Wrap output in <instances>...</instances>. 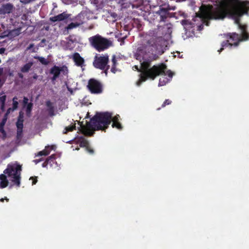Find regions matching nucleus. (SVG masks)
<instances>
[{
  "instance_id": "nucleus-39",
  "label": "nucleus",
  "mask_w": 249,
  "mask_h": 249,
  "mask_svg": "<svg viewBox=\"0 0 249 249\" xmlns=\"http://www.w3.org/2000/svg\"><path fill=\"white\" fill-rule=\"evenodd\" d=\"M115 66H112V68L111 69V71L112 72H113V73H115V72L116 71V69L115 68Z\"/></svg>"
},
{
  "instance_id": "nucleus-24",
  "label": "nucleus",
  "mask_w": 249,
  "mask_h": 249,
  "mask_svg": "<svg viewBox=\"0 0 249 249\" xmlns=\"http://www.w3.org/2000/svg\"><path fill=\"white\" fill-rule=\"evenodd\" d=\"M35 58L37 59L42 64L47 65L49 63V61L43 57L36 56Z\"/></svg>"
},
{
  "instance_id": "nucleus-25",
  "label": "nucleus",
  "mask_w": 249,
  "mask_h": 249,
  "mask_svg": "<svg viewBox=\"0 0 249 249\" xmlns=\"http://www.w3.org/2000/svg\"><path fill=\"white\" fill-rule=\"evenodd\" d=\"M23 113L22 112H19V115L17 124H22L23 123Z\"/></svg>"
},
{
  "instance_id": "nucleus-14",
  "label": "nucleus",
  "mask_w": 249,
  "mask_h": 249,
  "mask_svg": "<svg viewBox=\"0 0 249 249\" xmlns=\"http://www.w3.org/2000/svg\"><path fill=\"white\" fill-rule=\"evenodd\" d=\"M0 188H4L8 186L9 182L5 174L0 175Z\"/></svg>"
},
{
  "instance_id": "nucleus-50",
  "label": "nucleus",
  "mask_w": 249,
  "mask_h": 249,
  "mask_svg": "<svg viewBox=\"0 0 249 249\" xmlns=\"http://www.w3.org/2000/svg\"><path fill=\"white\" fill-rule=\"evenodd\" d=\"M5 200H6L7 201H9V199H8V198H7L5 197Z\"/></svg>"
},
{
  "instance_id": "nucleus-17",
  "label": "nucleus",
  "mask_w": 249,
  "mask_h": 249,
  "mask_svg": "<svg viewBox=\"0 0 249 249\" xmlns=\"http://www.w3.org/2000/svg\"><path fill=\"white\" fill-rule=\"evenodd\" d=\"M47 110L50 116H53L54 113V107L53 104L50 101L46 102Z\"/></svg>"
},
{
  "instance_id": "nucleus-51",
  "label": "nucleus",
  "mask_w": 249,
  "mask_h": 249,
  "mask_svg": "<svg viewBox=\"0 0 249 249\" xmlns=\"http://www.w3.org/2000/svg\"><path fill=\"white\" fill-rule=\"evenodd\" d=\"M85 124L88 125V124H89V123H86V124Z\"/></svg>"
},
{
  "instance_id": "nucleus-6",
  "label": "nucleus",
  "mask_w": 249,
  "mask_h": 249,
  "mask_svg": "<svg viewBox=\"0 0 249 249\" xmlns=\"http://www.w3.org/2000/svg\"><path fill=\"white\" fill-rule=\"evenodd\" d=\"M89 41L92 46L99 52L104 51L112 45L110 41L99 35L90 37Z\"/></svg>"
},
{
  "instance_id": "nucleus-35",
  "label": "nucleus",
  "mask_w": 249,
  "mask_h": 249,
  "mask_svg": "<svg viewBox=\"0 0 249 249\" xmlns=\"http://www.w3.org/2000/svg\"><path fill=\"white\" fill-rule=\"evenodd\" d=\"M43 160V159L42 158L40 159H36V160H33V162L35 163V164H37L39 162L41 161L42 160Z\"/></svg>"
},
{
  "instance_id": "nucleus-48",
  "label": "nucleus",
  "mask_w": 249,
  "mask_h": 249,
  "mask_svg": "<svg viewBox=\"0 0 249 249\" xmlns=\"http://www.w3.org/2000/svg\"><path fill=\"white\" fill-rule=\"evenodd\" d=\"M5 123V122L3 121L0 124H4Z\"/></svg>"
},
{
  "instance_id": "nucleus-8",
  "label": "nucleus",
  "mask_w": 249,
  "mask_h": 249,
  "mask_svg": "<svg viewBox=\"0 0 249 249\" xmlns=\"http://www.w3.org/2000/svg\"><path fill=\"white\" fill-rule=\"evenodd\" d=\"M88 87L93 93H100L102 92L101 85L96 80L90 79L89 82Z\"/></svg>"
},
{
  "instance_id": "nucleus-4",
  "label": "nucleus",
  "mask_w": 249,
  "mask_h": 249,
  "mask_svg": "<svg viewBox=\"0 0 249 249\" xmlns=\"http://www.w3.org/2000/svg\"><path fill=\"white\" fill-rule=\"evenodd\" d=\"M119 118L120 116L118 115L113 117L111 114L108 112L97 113L91 119V123L93 124H96L97 123L109 124L112 122V124H121L118 122Z\"/></svg>"
},
{
  "instance_id": "nucleus-15",
  "label": "nucleus",
  "mask_w": 249,
  "mask_h": 249,
  "mask_svg": "<svg viewBox=\"0 0 249 249\" xmlns=\"http://www.w3.org/2000/svg\"><path fill=\"white\" fill-rule=\"evenodd\" d=\"M73 60L77 66L82 67L84 60L79 53H76L73 55Z\"/></svg>"
},
{
  "instance_id": "nucleus-49",
  "label": "nucleus",
  "mask_w": 249,
  "mask_h": 249,
  "mask_svg": "<svg viewBox=\"0 0 249 249\" xmlns=\"http://www.w3.org/2000/svg\"><path fill=\"white\" fill-rule=\"evenodd\" d=\"M0 201L1 202H3L4 201V199L3 198H2L0 199Z\"/></svg>"
},
{
  "instance_id": "nucleus-44",
  "label": "nucleus",
  "mask_w": 249,
  "mask_h": 249,
  "mask_svg": "<svg viewBox=\"0 0 249 249\" xmlns=\"http://www.w3.org/2000/svg\"><path fill=\"white\" fill-rule=\"evenodd\" d=\"M18 74V76H19V77L20 78H23V74H22L19 73Z\"/></svg>"
},
{
  "instance_id": "nucleus-2",
  "label": "nucleus",
  "mask_w": 249,
  "mask_h": 249,
  "mask_svg": "<svg viewBox=\"0 0 249 249\" xmlns=\"http://www.w3.org/2000/svg\"><path fill=\"white\" fill-rule=\"evenodd\" d=\"M165 40L161 37H151L146 40L145 43L138 48L134 56L140 61V67L135 66L134 67L138 71L142 72L141 77L136 85L140 86L141 83L148 78L154 80L160 74L167 75L172 77L173 73L169 70L167 71V67L164 64L154 65L150 67V62L157 59L159 55L163 53V47Z\"/></svg>"
},
{
  "instance_id": "nucleus-40",
  "label": "nucleus",
  "mask_w": 249,
  "mask_h": 249,
  "mask_svg": "<svg viewBox=\"0 0 249 249\" xmlns=\"http://www.w3.org/2000/svg\"><path fill=\"white\" fill-rule=\"evenodd\" d=\"M5 52V49L4 48H0V54H2L4 53Z\"/></svg>"
},
{
  "instance_id": "nucleus-32",
  "label": "nucleus",
  "mask_w": 249,
  "mask_h": 249,
  "mask_svg": "<svg viewBox=\"0 0 249 249\" xmlns=\"http://www.w3.org/2000/svg\"><path fill=\"white\" fill-rule=\"evenodd\" d=\"M18 102H13V108L16 110L18 107Z\"/></svg>"
},
{
  "instance_id": "nucleus-13",
  "label": "nucleus",
  "mask_w": 249,
  "mask_h": 249,
  "mask_svg": "<svg viewBox=\"0 0 249 249\" xmlns=\"http://www.w3.org/2000/svg\"><path fill=\"white\" fill-rule=\"evenodd\" d=\"M69 17L68 15L66 13H63L57 16L52 17L50 18V20L53 22L57 21H61Z\"/></svg>"
},
{
  "instance_id": "nucleus-45",
  "label": "nucleus",
  "mask_w": 249,
  "mask_h": 249,
  "mask_svg": "<svg viewBox=\"0 0 249 249\" xmlns=\"http://www.w3.org/2000/svg\"><path fill=\"white\" fill-rule=\"evenodd\" d=\"M33 44H31L28 48H27V49L28 50H29L32 47H33Z\"/></svg>"
},
{
  "instance_id": "nucleus-10",
  "label": "nucleus",
  "mask_w": 249,
  "mask_h": 249,
  "mask_svg": "<svg viewBox=\"0 0 249 249\" xmlns=\"http://www.w3.org/2000/svg\"><path fill=\"white\" fill-rule=\"evenodd\" d=\"M9 71V69L7 67H0V88H1L5 83L7 76L6 74Z\"/></svg>"
},
{
  "instance_id": "nucleus-47",
  "label": "nucleus",
  "mask_w": 249,
  "mask_h": 249,
  "mask_svg": "<svg viewBox=\"0 0 249 249\" xmlns=\"http://www.w3.org/2000/svg\"><path fill=\"white\" fill-rule=\"evenodd\" d=\"M38 76L36 74H35L33 76V78L34 79H36L37 78Z\"/></svg>"
},
{
  "instance_id": "nucleus-43",
  "label": "nucleus",
  "mask_w": 249,
  "mask_h": 249,
  "mask_svg": "<svg viewBox=\"0 0 249 249\" xmlns=\"http://www.w3.org/2000/svg\"><path fill=\"white\" fill-rule=\"evenodd\" d=\"M13 102H18V98L17 97H14L13 98Z\"/></svg>"
},
{
  "instance_id": "nucleus-31",
  "label": "nucleus",
  "mask_w": 249,
  "mask_h": 249,
  "mask_svg": "<svg viewBox=\"0 0 249 249\" xmlns=\"http://www.w3.org/2000/svg\"><path fill=\"white\" fill-rule=\"evenodd\" d=\"M23 107H25V106L28 105V99L27 97H24L23 100Z\"/></svg>"
},
{
  "instance_id": "nucleus-19",
  "label": "nucleus",
  "mask_w": 249,
  "mask_h": 249,
  "mask_svg": "<svg viewBox=\"0 0 249 249\" xmlns=\"http://www.w3.org/2000/svg\"><path fill=\"white\" fill-rule=\"evenodd\" d=\"M56 156L54 154H53L50 157H49L46 160L48 161V165H50V167H52L53 164L56 163L55 161Z\"/></svg>"
},
{
  "instance_id": "nucleus-38",
  "label": "nucleus",
  "mask_w": 249,
  "mask_h": 249,
  "mask_svg": "<svg viewBox=\"0 0 249 249\" xmlns=\"http://www.w3.org/2000/svg\"><path fill=\"white\" fill-rule=\"evenodd\" d=\"M48 161H47L46 160L43 163L42 166L43 167H48Z\"/></svg>"
},
{
  "instance_id": "nucleus-27",
  "label": "nucleus",
  "mask_w": 249,
  "mask_h": 249,
  "mask_svg": "<svg viewBox=\"0 0 249 249\" xmlns=\"http://www.w3.org/2000/svg\"><path fill=\"white\" fill-rule=\"evenodd\" d=\"M15 110V109L13 108V107H10L8 109V110H7V112L5 115V117L6 118L5 119L6 120L7 119V117L8 116V115L11 113V112H12L13 111H14Z\"/></svg>"
},
{
  "instance_id": "nucleus-7",
  "label": "nucleus",
  "mask_w": 249,
  "mask_h": 249,
  "mask_svg": "<svg viewBox=\"0 0 249 249\" xmlns=\"http://www.w3.org/2000/svg\"><path fill=\"white\" fill-rule=\"evenodd\" d=\"M108 62V56L107 55L99 56L96 55L94 57L93 64L95 68L104 70L107 67H108V66L107 65Z\"/></svg>"
},
{
  "instance_id": "nucleus-29",
  "label": "nucleus",
  "mask_w": 249,
  "mask_h": 249,
  "mask_svg": "<svg viewBox=\"0 0 249 249\" xmlns=\"http://www.w3.org/2000/svg\"><path fill=\"white\" fill-rule=\"evenodd\" d=\"M86 150L90 154H93L94 153V150L90 147L89 144L86 147Z\"/></svg>"
},
{
  "instance_id": "nucleus-28",
  "label": "nucleus",
  "mask_w": 249,
  "mask_h": 249,
  "mask_svg": "<svg viewBox=\"0 0 249 249\" xmlns=\"http://www.w3.org/2000/svg\"><path fill=\"white\" fill-rule=\"evenodd\" d=\"M37 177H32L30 178V180H32V185H35L37 182Z\"/></svg>"
},
{
  "instance_id": "nucleus-37",
  "label": "nucleus",
  "mask_w": 249,
  "mask_h": 249,
  "mask_svg": "<svg viewBox=\"0 0 249 249\" xmlns=\"http://www.w3.org/2000/svg\"><path fill=\"white\" fill-rule=\"evenodd\" d=\"M4 125H0V131L2 133H3V134L4 133V134H5V131L4 130Z\"/></svg>"
},
{
  "instance_id": "nucleus-22",
  "label": "nucleus",
  "mask_w": 249,
  "mask_h": 249,
  "mask_svg": "<svg viewBox=\"0 0 249 249\" xmlns=\"http://www.w3.org/2000/svg\"><path fill=\"white\" fill-rule=\"evenodd\" d=\"M33 107V104L32 103H29L28 105L25 106L26 107V115L28 117L30 116L31 112Z\"/></svg>"
},
{
  "instance_id": "nucleus-23",
  "label": "nucleus",
  "mask_w": 249,
  "mask_h": 249,
  "mask_svg": "<svg viewBox=\"0 0 249 249\" xmlns=\"http://www.w3.org/2000/svg\"><path fill=\"white\" fill-rule=\"evenodd\" d=\"M81 24H82V23H80V22H76V23H73L72 22V23H70L67 26V29L68 30H71V29H72L73 28H76V27H78Z\"/></svg>"
},
{
  "instance_id": "nucleus-33",
  "label": "nucleus",
  "mask_w": 249,
  "mask_h": 249,
  "mask_svg": "<svg viewBox=\"0 0 249 249\" xmlns=\"http://www.w3.org/2000/svg\"><path fill=\"white\" fill-rule=\"evenodd\" d=\"M112 62L113 63V66H115L116 64V60L115 59V55H113L112 58Z\"/></svg>"
},
{
  "instance_id": "nucleus-46",
  "label": "nucleus",
  "mask_w": 249,
  "mask_h": 249,
  "mask_svg": "<svg viewBox=\"0 0 249 249\" xmlns=\"http://www.w3.org/2000/svg\"><path fill=\"white\" fill-rule=\"evenodd\" d=\"M10 76H13V73L10 72V71H8Z\"/></svg>"
},
{
  "instance_id": "nucleus-21",
  "label": "nucleus",
  "mask_w": 249,
  "mask_h": 249,
  "mask_svg": "<svg viewBox=\"0 0 249 249\" xmlns=\"http://www.w3.org/2000/svg\"><path fill=\"white\" fill-rule=\"evenodd\" d=\"M169 81V79L165 76H162L159 80V86H164Z\"/></svg>"
},
{
  "instance_id": "nucleus-20",
  "label": "nucleus",
  "mask_w": 249,
  "mask_h": 249,
  "mask_svg": "<svg viewBox=\"0 0 249 249\" xmlns=\"http://www.w3.org/2000/svg\"><path fill=\"white\" fill-rule=\"evenodd\" d=\"M76 130V125H68L66 126L63 131V134H67L70 132Z\"/></svg>"
},
{
  "instance_id": "nucleus-52",
  "label": "nucleus",
  "mask_w": 249,
  "mask_h": 249,
  "mask_svg": "<svg viewBox=\"0 0 249 249\" xmlns=\"http://www.w3.org/2000/svg\"><path fill=\"white\" fill-rule=\"evenodd\" d=\"M42 41L43 42H44L45 40H44V39H43V40H42Z\"/></svg>"
},
{
  "instance_id": "nucleus-30",
  "label": "nucleus",
  "mask_w": 249,
  "mask_h": 249,
  "mask_svg": "<svg viewBox=\"0 0 249 249\" xmlns=\"http://www.w3.org/2000/svg\"><path fill=\"white\" fill-rule=\"evenodd\" d=\"M6 96L5 95H2L0 96V102L1 104H4L6 100Z\"/></svg>"
},
{
  "instance_id": "nucleus-16",
  "label": "nucleus",
  "mask_w": 249,
  "mask_h": 249,
  "mask_svg": "<svg viewBox=\"0 0 249 249\" xmlns=\"http://www.w3.org/2000/svg\"><path fill=\"white\" fill-rule=\"evenodd\" d=\"M24 125H17V133L16 136V141L19 142L22 138V132Z\"/></svg>"
},
{
  "instance_id": "nucleus-18",
  "label": "nucleus",
  "mask_w": 249,
  "mask_h": 249,
  "mask_svg": "<svg viewBox=\"0 0 249 249\" xmlns=\"http://www.w3.org/2000/svg\"><path fill=\"white\" fill-rule=\"evenodd\" d=\"M33 64L32 62L26 63L21 68V71L24 73L28 72L30 70Z\"/></svg>"
},
{
  "instance_id": "nucleus-1",
  "label": "nucleus",
  "mask_w": 249,
  "mask_h": 249,
  "mask_svg": "<svg viewBox=\"0 0 249 249\" xmlns=\"http://www.w3.org/2000/svg\"><path fill=\"white\" fill-rule=\"evenodd\" d=\"M249 10V1L241 0H227L221 2L219 6L214 9L211 7L202 5L200 7L199 14H196L208 25V19H223L226 16L231 18L234 20V22L238 25L242 33V38L240 36L235 33L230 36L229 39L226 42L222 43L221 48L218 51L220 53L226 46L231 47L232 45L237 46L238 42L246 40L249 38L248 35L246 33V26L239 24V19L244 14Z\"/></svg>"
},
{
  "instance_id": "nucleus-26",
  "label": "nucleus",
  "mask_w": 249,
  "mask_h": 249,
  "mask_svg": "<svg viewBox=\"0 0 249 249\" xmlns=\"http://www.w3.org/2000/svg\"><path fill=\"white\" fill-rule=\"evenodd\" d=\"M20 29L18 28L16 30L11 31L10 32V34L11 35H14V36H18L20 34Z\"/></svg>"
},
{
  "instance_id": "nucleus-9",
  "label": "nucleus",
  "mask_w": 249,
  "mask_h": 249,
  "mask_svg": "<svg viewBox=\"0 0 249 249\" xmlns=\"http://www.w3.org/2000/svg\"><path fill=\"white\" fill-rule=\"evenodd\" d=\"M67 71V68L65 66L59 67L54 66L50 70V73L53 75L52 80H55L59 76L60 72H63L64 74H66Z\"/></svg>"
},
{
  "instance_id": "nucleus-34",
  "label": "nucleus",
  "mask_w": 249,
  "mask_h": 249,
  "mask_svg": "<svg viewBox=\"0 0 249 249\" xmlns=\"http://www.w3.org/2000/svg\"><path fill=\"white\" fill-rule=\"evenodd\" d=\"M171 103V102L169 101L168 100H166L164 103L163 104H162V107H165V106L167 104V105H169Z\"/></svg>"
},
{
  "instance_id": "nucleus-11",
  "label": "nucleus",
  "mask_w": 249,
  "mask_h": 249,
  "mask_svg": "<svg viewBox=\"0 0 249 249\" xmlns=\"http://www.w3.org/2000/svg\"><path fill=\"white\" fill-rule=\"evenodd\" d=\"M13 9V6L10 3H7L5 5H3L0 8V14H9L12 12Z\"/></svg>"
},
{
  "instance_id": "nucleus-36",
  "label": "nucleus",
  "mask_w": 249,
  "mask_h": 249,
  "mask_svg": "<svg viewBox=\"0 0 249 249\" xmlns=\"http://www.w3.org/2000/svg\"><path fill=\"white\" fill-rule=\"evenodd\" d=\"M112 126L113 128L116 127L119 130H121L123 128L122 125H112Z\"/></svg>"
},
{
  "instance_id": "nucleus-42",
  "label": "nucleus",
  "mask_w": 249,
  "mask_h": 249,
  "mask_svg": "<svg viewBox=\"0 0 249 249\" xmlns=\"http://www.w3.org/2000/svg\"><path fill=\"white\" fill-rule=\"evenodd\" d=\"M203 25H201L198 26V29L199 31H200V30H201L203 29Z\"/></svg>"
},
{
  "instance_id": "nucleus-5",
  "label": "nucleus",
  "mask_w": 249,
  "mask_h": 249,
  "mask_svg": "<svg viewBox=\"0 0 249 249\" xmlns=\"http://www.w3.org/2000/svg\"><path fill=\"white\" fill-rule=\"evenodd\" d=\"M21 166L18 163L9 164L7 168L3 171L4 174L7 175L8 177L12 178V181L19 187L20 185V175Z\"/></svg>"
},
{
  "instance_id": "nucleus-3",
  "label": "nucleus",
  "mask_w": 249,
  "mask_h": 249,
  "mask_svg": "<svg viewBox=\"0 0 249 249\" xmlns=\"http://www.w3.org/2000/svg\"><path fill=\"white\" fill-rule=\"evenodd\" d=\"M108 126V125H80V127H78V131L75 136L72 140L66 142L72 144L75 142L79 144L80 147L86 148L89 145V142L83 136H79L77 134L79 132L85 136H91L94 133L95 131L101 130L105 131Z\"/></svg>"
},
{
  "instance_id": "nucleus-12",
  "label": "nucleus",
  "mask_w": 249,
  "mask_h": 249,
  "mask_svg": "<svg viewBox=\"0 0 249 249\" xmlns=\"http://www.w3.org/2000/svg\"><path fill=\"white\" fill-rule=\"evenodd\" d=\"M55 147L54 145L51 146H46L44 150L38 152L37 154H36V156H47L51 151Z\"/></svg>"
},
{
  "instance_id": "nucleus-41",
  "label": "nucleus",
  "mask_w": 249,
  "mask_h": 249,
  "mask_svg": "<svg viewBox=\"0 0 249 249\" xmlns=\"http://www.w3.org/2000/svg\"><path fill=\"white\" fill-rule=\"evenodd\" d=\"M4 107H5V103H4V104H1L0 108H1V109L2 111H4Z\"/></svg>"
}]
</instances>
